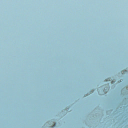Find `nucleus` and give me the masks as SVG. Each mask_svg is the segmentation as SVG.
Returning a JSON list of instances; mask_svg holds the SVG:
<instances>
[{
    "instance_id": "nucleus-1",
    "label": "nucleus",
    "mask_w": 128,
    "mask_h": 128,
    "mask_svg": "<svg viewBox=\"0 0 128 128\" xmlns=\"http://www.w3.org/2000/svg\"><path fill=\"white\" fill-rule=\"evenodd\" d=\"M109 80L110 82V80H112V79L110 78H108V80Z\"/></svg>"
},
{
    "instance_id": "nucleus-2",
    "label": "nucleus",
    "mask_w": 128,
    "mask_h": 128,
    "mask_svg": "<svg viewBox=\"0 0 128 128\" xmlns=\"http://www.w3.org/2000/svg\"><path fill=\"white\" fill-rule=\"evenodd\" d=\"M104 92H105V94H106V92H108V89H106Z\"/></svg>"
},
{
    "instance_id": "nucleus-3",
    "label": "nucleus",
    "mask_w": 128,
    "mask_h": 128,
    "mask_svg": "<svg viewBox=\"0 0 128 128\" xmlns=\"http://www.w3.org/2000/svg\"><path fill=\"white\" fill-rule=\"evenodd\" d=\"M112 84H114V82L112 81Z\"/></svg>"
},
{
    "instance_id": "nucleus-4",
    "label": "nucleus",
    "mask_w": 128,
    "mask_h": 128,
    "mask_svg": "<svg viewBox=\"0 0 128 128\" xmlns=\"http://www.w3.org/2000/svg\"><path fill=\"white\" fill-rule=\"evenodd\" d=\"M56 126V124H54V126Z\"/></svg>"
}]
</instances>
